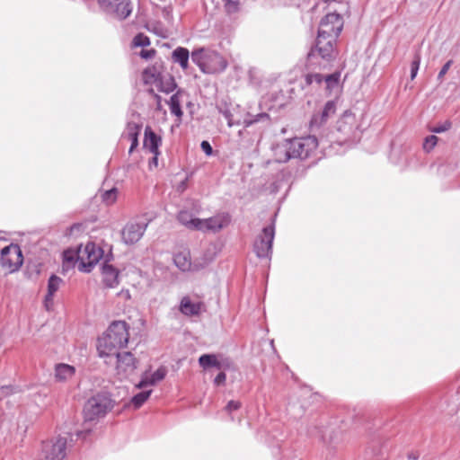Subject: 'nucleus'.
Returning <instances> with one entry per match:
<instances>
[{
	"label": "nucleus",
	"mask_w": 460,
	"mask_h": 460,
	"mask_svg": "<svg viewBox=\"0 0 460 460\" xmlns=\"http://www.w3.org/2000/svg\"><path fill=\"white\" fill-rule=\"evenodd\" d=\"M167 374V369L165 367H160L155 372H154L150 376H145L142 380L137 385V387L141 389L146 387V385H154L157 382L162 381Z\"/></svg>",
	"instance_id": "24"
},
{
	"label": "nucleus",
	"mask_w": 460,
	"mask_h": 460,
	"mask_svg": "<svg viewBox=\"0 0 460 460\" xmlns=\"http://www.w3.org/2000/svg\"><path fill=\"white\" fill-rule=\"evenodd\" d=\"M199 364L205 370L211 367L217 370H229L233 367L232 360L221 354H203L199 358Z\"/></svg>",
	"instance_id": "12"
},
{
	"label": "nucleus",
	"mask_w": 460,
	"mask_h": 460,
	"mask_svg": "<svg viewBox=\"0 0 460 460\" xmlns=\"http://www.w3.org/2000/svg\"><path fill=\"white\" fill-rule=\"evenodd\" d=\"M258 117L261 118V117H268V115L266 113H261L260 115H258Z\"/></svg>",
	"instance_id": "53"
},
{
	"label": "nucleus",
	"mask_w": 460,
	"mask_h": 460,
	"mask_svg": "<svg viewBox=\"0 0 460 460\" xmlns=\"http://www.w3.org/2000/svg\"><path fill=\"white\" fill-rule=\"evenodd\" d=\"M120 296H123L126 299H129L130 298V294H129V291L128 290H126V291H121L119 293Z\"/></svg>",
	"instance_id": "49"
},
{
	"label": "nucleus",
	"mask_w": 460,
	"mask_h": 460,
	"mask_svg": "<svg viewBox=\"0 0 460 460\" xmlns=\"http://www.w3.org/2000/svg\"><path fill=\"white\" fill-rule=\"evenodd\" d=\"M13 392V389L11 386L0 387V400H2L5 396L11 394Z\"/></svg>",
	"instance_id": "44"
},
{
	"label": "nucleus",
	"mask_w": 460,
	"mask_h": 460,
	"mask_svg": "<svg viewBox=\"0 0 460 460\" xmlns=\"http://www.w3.org/2000/svg\"><path fill=\"white\" fill-rule=\"evenodd\" d=\"M141 127L134 122H129L127 125L126 133L124 137H127L130 142V147L128 153L131 154L138 146V135L140 133Z\"/></svg>",
	"instance_id": "23"
},
{
	"label": "nucleus",
	"mask_w": 460,
	"mask_h": 460,
	"mask_svg": "<svg viewBox=\"0 0 460 460\" xmlns=\"http://www.w3.org/2000/svg\"><path fill=\"white\" fill-rule=\"evenodd\" d=\"M180 311L186 316H198L205 311V305L201 301L193 302L190 296H183L180 304Z\"/></svg>",
	"instance_id": "18"
},
{
	"label": "nucleus",
	"mask_w": 460,
	"mask_h": 460,
	"mask_svg": "<svg viewBox=\"0 0 460 460\" xmlns=\"http://www.w3.org/2000/svg\"><path fill=\"white\" fill-rule=\"evenodd\" d=\"M258 120H259L258 119H254V120H250V121H246V120H245V121H244V123H245V126H246V127H249V126H250V125H252L253 122L258 121Z\"/></svg>",
	"instance_id": "51"
},
{
	"label": "nucleus",
	"mask_w": 460,
	"mask_h": 460,
	"mask_svg": "<svg viewBox=\"0 0 460 460\" xmlns=\"http://www.w3.org/2000/svg\"><path fill=\"white\" fill-rule=\"evenodd\" d=\"M146 224L129 222L122 229V239L127 244L136 243L143 236Z\"/></svg>",
	"instance_id": "14"
},
{
	"label": "nucleus",
	"mask_w": 460,
	"mask_h": 460,
	"mask_svg": "<svg viewBox=\"0 0 460 460\" xmlns=\"http://www.w3.org/2000/svg\"><path fill=\"white\" fill-rule=\"evenodd\" d=\"M158 155H154V157L152 158V160L149 163L150 166L155 165L156 167L158 165Z\"/></svg>",
	"instance_id": "48"
},
{
	"label": "nucleus",
	"mask_w": 460,
	"mask_h": 460,
	"mask_svg": "<svg viewBox=\"0 0 460 460\" xmlns=\"http://www.w3.org/2000/svg\"><path fill=\"white\" fill-rule=\"evenodd\" d=\"M115 402L110 394L102 392L93 395L87 400L84 407L86 420H94L104 417L114 407Z\"/></svg>",
	"instance_id": "4"
},
{
	"label": "nucleus",
	"mask_w": 460,
	"mask_h": 460,
	"mask_svg": "<svg viewBox=\"0 0 460 460\" xmlns=\"http://www.w3.org/2000/svg\"><path fill=\"white\" fill-rule=\"evenodd\" d=\"M142 80L145 84H154L159 92L165 93H172L176 87L173 77L165 72L161 62L144 69Z\"/></svg>",
	"instance_id": "3"
},
{
	"label": "nucleus",
	"mask_w": 460,
	"mask_h": 460,
	"mask_svg": "<svg viewBox=\"0 0 460 460\" xmlns=\"http://www.w3.org/2000/svg\"><path fill=\"white\" fill-rule=\"evenodd\" d=\"M169 104L171 112L172 114L176 115L177 117H181L182 115V111L181 109L180 99L178 97V94H173L172 96H171Z\"/></svg>",
	"instance_id": "33"
},
{
	"label": "nucleus",
	"mask_w": 460,
	"mask_h": 460,
	"mask_svg": "<svg viewBox=\"0 0 460 460\" xmlns=\"http://www.w3.org/2000/svg\"><path fill=\"white\" fill-rule=\"evenodd\" d=\"M179 222L185 226L190 230H197L198 224L196 223L197 217H193L192 215L185 210L181 211L177 217Z\"/></svg>",
	"instance_id": "27"
},
{
	"label": "nucleus",
	"mask_w": 460,
	"mask_h": 460,
	"mask_svg": "<svg viewBox=\"0 0 460 460\" xmlns=\"http://www.w3.org/2000/svg\"><path fill=\"white\" fill-rule=\"evenodd\" d=\"M340 77H341L340 71H336L331 75H325L324 81L326 83L327 89L332 90L334 87L338 86V84L340 83Z\"/></svg>",
	"instance_id": "32"
},
{
	"label": "nucleus",
	"mask_w": 460,
	"mask_h": 460,
	"mask_svg": "<svg viewBox=\"0 0 460 460\" xmlns=\"http://www.w3.org/2000/svg\"><path fill=\"white\" fill-rule=\"evenodd\" d=\"M205 74L222 72L227 66L226 59H192Z\"/></svg>",
	"instance_id": "17"
},
{
	"label": "nucleus",
	"mask_w": 460,
	"mask_h": 460,
	"mask_svg": "<svg viewBox=\"0 0 460 460\" xmlns=\"http://www.w3.org/2000/svg\"><path fill=\"white\" fill-rule=\"evenodd\" d=\"M181 65L183 69H186L189 66V59H175Z\"/></svg>",
	"instance_id": "47"
},
{
	"label": "nucleus",
	"mask_w": 460,
	"mask_h": 460,
	"mask_svg": "<svg viewBox=\"0 0 460 460\" xmlns=\"http://www.w3.org/2000/svg\"><path fill=\"white\" fill-rule=\"evenodd\" d=\"M162 144V138L158 137L153 129L147 126L145 128V137L143 146L153 155H159V146Z\"/></svg>",
	"instance_id": "19"
},
{
	"label": "nucleus",
	"mask_w": 460,
	"mask_h": 460,
	"mask_svg": "<svg viewBox=\"0 0 460 460\" xmlns=\"http://www.w3.org/2000/svg\"><path fill=\"white\" fill-rule=\"evenodd\" d=\"M149 93H152V94H154L155 98L157 100V102H160L161 97H160L158 94L155 93L154 89H152V88H151V89L149 90Z\"/></svg>",
	"instance_id": "50"
},
{
	"label": "nucleus",
	"mask_w": 460,
	"mask_h": 460,
	"mask_svg": "<svg viewBox=\"0 0 460 460\" xmlns=\"http://www.w3.org/2000/svg\"><path fill=\"white\" fill-rule=\"evenodd\" d=\"M100 7L118 19H126L132 12L130 0H98Z\"/></svg>",
	"instance_id": "11"
},
{
	"label": "nucleus",
	"mask_w": 460,
	"mask_h": 460,
	"mask_svg": "<svg viewBox=\"0 0 460 460\" xmlns=\"http://www.w3.org/2000/svg\"><path fill=\"white\" fill-rule=\"evenodd\" d=\"M274 226H265L253 243V251L259 258H269L272 253Z\"/></svg>",
	"instance_id": "8"
},
{
	"label": "nucleus",
	"mask_w": 460,
	"mask_h": 460,
	"mask_svg": "<svg viewBox=\"0 0 460 460\" xmlns=\"http://www.w3.org/2000/svg\"><path fill=\"white\" fill-rule=\"evenodd\" d=\"M420 63L418 60H413L411 65V79L413 80L418 73Z\"/></svg>",
	"instance_id": "43"
},
{
	"label": "nucleus",
	"mask_w": 460,
	"mask_h": 460,
	"mask_svg": "<svg viewBox=\"0 0 460 460\" xmlns=\"http://www.w3.org/2000/svg\"><path fill=\"white\" fill-rule=\"evenodd\" d=\"M206 49L203 48L198 49L192 52V58H199L202 53H205Z\"/></svg>",
	"instance_id": "46"
},
{
	"label": "nucleus",
	"mask_w": 460,
	"mask_h": 460,
	"mask_svg": "<svg viewBox=\"0 0 460 460\" xmlns=\"http://www.w3.org/2000/svg\"><path fill=\"white\" fill-rule=\"evenodd\" d=\"M274 156L278 163H287L293 158L289 139H286L276 146Z\"/></svg>",
	"instance_id": "21"
},
{
	"label": "nucleus",
	"mask_w": 460,
	"mask_h": 460,
	"mask_svg": "<svg viewBox=\"0 0 460 460\" xmlns=\"http://www.w3.org/2000/svg\"><path fill=\"white\" fill-rule=\"evenodd\" d=\"M228 217L226 216H215L207 219H197L196 223L198 224L197 231H211V232H218L228 224Z\"/></svg>",
	"instance_id": "15"
},
{
	"label": "nucleus",
	"mask_w": 460,
	"mask_h": 460,
	"mask_svg": "<svg viewBox=\"0 0 460 460\" xmlns=\"http://www.w3.org/2000/svg\"><path fill=\"white\" fill-rule=\"evenodd\" d=\"M437 142H438V137L434 135L432 136H429L426 137L425 139V142H424V149L429 151L431 150L436 145H437Z\"/></svg>",
	"instance_id": "37"
},
{
	"label": "nucleus",
	"mask_w": 460,
	"mask_h": 460,
	"mask_svg": "<svg viewBox=\"0 0 460 460\" xmlns=\"http://www.w3.org/2000/svg\"><path fill=\"white\" fill-rule=\"evenodd\" d=\"M151 393H152V390L143 391V392L138 393L135 396H133L131 399V402L133 403L134 407L135 408L141 407L144 404V402L148 399Z\"/></svg>",
	"instance_id": "31"
},
{
	"label": "nucleus",
	"mask_w": 460,
	"mask_h": 460,
	"mask_svg": "<svg viewBox=\"0 0 460 460\" xmlns=\"http://www.w3.org/2000/svg\"><path fill=\"white\" fill-rule=\"evenodd\" d=\"M102 256V249L93 243H88L84 247L80 246L77 250V259L80 261L79 270L90 272Z\"/></svg>",
	"instance_id": "6"
},
{
	"label": "nucleus",
	"mask_w": 460,
	"mask_h": 460,
	"mask_svg": "<svg viewBox=\"0 0 460 460\" xmlns=\"http://www.w3.org/2000/svg\"><path fill=\"white\" fill-rule=\"evenodd\" d=\"M103 283L108 288H114L119 284V271L112 266L105 262L102 267Z\"/></svg>",
	"instance_id": "22"
},
{
	"label": "nucleus",
	"mask_w": 460,
	"mask_h": 460,
	"mask_svg": "<svg viewBox=\"0 0 460 460\" xmlns=\"http://www.w3.org/2000/svg\"><path fill=\"white\" fill-rule=\"evenodd\" d=\"M452 126L451 121L446 120L441 124L434 126L430 130L434 133H442L448 130Z\"/></svg>",
	"instance_id": "35"
},
{
	"label": "nucleus",
	"mask_w": 460,
	"mask_h": 460,
	"mask_svg": "<svg viewBox=\"0 0 460 460\" xmlns=\"http://www.w3.org/2000/svg\"><path fill=\"white\" fill-rule=\"evenodd\" d=\"M75 373L74 367L68 364H58L56 366L55 376L59 381H66L73 377Z\"/></svg>",
	"instance_id": "25"
},
{
	"label": "nucleus",
	"mask_w": 460,
	"mask_h": 460,
	"mask_svg": "<svg viewBox=\"0 0 460 460\" xmlns=\"http://www.w3.org/2000/svg\"><path fill=\"white\" fill-rule=\"evenodd\" d=\"M293 158L306 159L316 150L317 138L314 136L289 139Z\"/></svg>",
	"instance_id": "7"
},
{
	"label": "nucleus",
	"mask_w": 460,
	"mask_h": 460,
	"mask_svg": "<svg viewBox=\"0 0 460 460\" xmlns=\"http://www.w3.org/2000/svg\"><path fill=\"white\" fill-rule=\"evenodd\" d=\"M451 66V60H449L447 64L444 65V66L441 68V70L438 73V79L442 78L444 75L447 72L448 68Z\"/></svg>",
	"instance_id": "45"
},
{
	"label": "nucleus",
	"mask_w": 460,
	"mask_h": 460,
	"mask_svg": "<svg viewBox=\"0 0 460 460\" xmlns=\"http://www.w3.org/2000/svg\"><path fill=\"white\" fill-rule=\"evenodd\" d=\"M67 437L58 436L42 442L38 460H63L66 455Z\"/></svg>",
	"instance_id": "5"
},
{
	"label": "nucleus",
	"mask_w": 460,
	"mask_h": 460,
	"mask_svg": "<svg viewBox=\"0 0 460 460\" xmlns=\"http://www.w3.org/2000/svg\"><path fill=\"white\" fill-rule=\"evenodd\" d=\"M324 80V76L321 74H308L305 76V81L307 84H312L314 82L317 84H321Z\"/></svg>",
	"instance_id": "36"
},
{
	"label": "nucleus",
	"mask_w": 460,
	"mask_h": 460,
	"mask_svg": "<svg viewBox=\"0 0 460 460\" xmlns=\"http://www.w3.org/2000/svg\"><path fill=\"white\" fill-rule=\"evenodd\" d=\"M118 192L117 188H111V190H105L101 194L102 200L106 205H112L117 200Z\"/></svg>",
	"instance_id": "30"
},
{
	"label": "nucleus",
	"mask_w": 460,
	"mask_h": 460,
	"mask_svg": "<svg viewBox=\"0 0 460 460\" xmlns=\"http://www.w3.org/2000/svg\"><path fill=\"white\" fill-rule=\"evenodd\" d=\"M343 28L342 17L331 13L326 14L320 22L315 46L308 53L307 58H331L334 51L336 39Z\"/></svg>",
	"instance_id": "1"
},
{
	"label": "nucleus",
	"mask_w": 460,
	"mask_h": 460,
	"mask_svg": "<svg viewBox=\"0 0 460 460\" xmlns=\"http://www.w3.org/2000/svg\"><path fill=\"white\" fill-rule=\"evenodd\" d=\"M218 111L220 113L223 114V116L227 119V124L229 127H232L234 125V122L233 121V115L228 108L223 109L222 107H218Z\"/></svg>",
	"instance_id": "40"
},
{
	"label": "nucleus",
	"mask_w": 460,
	"mask_h": 460,
	"mask_svg": "<svg viewBox=\"0 0 460 460\" xmlns=\"http://www.w3.org/2000/svg\"><path fill=\"white\" fill-rule=\"evenodd\" d=\"M200 147L202 149V151L207 155H211L212 153H213V148L211 146V145L208 143V141H202L201 144H200Z\"/></svg>",
	"instance_id": "42"
},
{
	"label": "nucleus",
	"mask_w": 460,
	"mask_h": 460,
	"mask_svg": "<svg viewBox=\"0 0 460 460\" xmlns=\"http://www.w3.org/2000/svg\"><path fill=\"white\" fill-rule=\"evenodd\" d=\"M23 257L20 247L17 244H10L1 251L0 263L9 272H14L20 269Z\"/></svg>",
	"instance_id": "9"
},
{
	"label": "nucleus",
	"mask_w": 460,
	"mask_h": 460,
	"mask_svg": "<svg viewBox=\"0 0 460 460\" xmlns=\"http://www.w3.org/2000/svg\"><path fill=\"white\" fill-rule=\"evenodd\" d=\"M226 370H220L218 375L214 379V384L216 385H223L226 383V375L225 373Z\"/></svg>",
	"instance_id": "41"
},
{
	"label": "nucleus",
	"mask_w": 460,
	"mask_h": 460,
	"mask_svg": "<svg viewBox=\"0 0 460 460\" xmlns=\"http://www.w3.org/2000/svg\"><path fill=\"white\" fill-rule=\"evenodd\" d=\"M83 433H84L83 431H79V432H77V436L80 437L83 435Z\"/></svg>",
	"instance_id": "54"
},
{
	"label": "nucleus",
	"mask_w": 460,
	"mask_h": 460,
	"mask_svg": "<svg viewBox=\"0 0 460 460\" xmlns=\"http://www.w3.org/2000/svg\"><path fill=\"white\" fill-rule=\"evenodd\" d=\"M190 52L185 48H177L172 53V58H189Z\"/></svg>",
	"instance_id": "39"
},
{
	"label": "nucleus",
	"mask_w": 460,
	"mask_h": 460,
	"mask_svg": "<svg viewBox=\"0 0 460 460\" xmlns=\"http://www.w3.org/2000/svg\"><path fill=\"white\" fill-rule=\"evenodd\" d=\"M336 102L328 101L321 111L315 112L310 120V130L315 131L327 122L336 112Z\"/></svg>",
	"instance_id": "13"
},
{
	"label": "nucleus",
	"mask_w": 460,
	"mask_h": 460,
	"mask_svg": "<svg viewBox=\"0 0 460 460\" xmlns=\"http://www.w3.org/2000/svg\"><path fill=\"white\" fill-rule=\"evenodd\" d=\"M358 123L355 115L346 111L337 121V130L342 135V141H354L358 137Z\"/></svg>",
	"instance_id": "10"
},
{
	"label": "nucleus",
	"mask_w": 460,
	"mask_h": 460,
	"mask_svg": "<svg viewBox=\"0 0 460 460\" xmlns=\"http://www.w3.org/2000/svg\"><path fill=\"white\" fill-rule=\"evenodd\" d=\"M149 44L150 41L148 37L144 35L143 33H139L133 38L131 47L135 49L137 48H141L138 53L140 58H152L153 56L157 54V51L153 49L148 50L143 49L144 47L149 46Z\"/></svg>",
	"instance_id": "20"
},
{
	"label": "nucleus",
	"mask_w": 460,
	"mask_h": 460,
	"mask_svg": "<svg viewBox=\"0 0 460 460\" xmlns=\"http://www.w3.org/2000/svg\"><path fill=\"white\" fill-rule=\"evenodd\" d=\"M129 339L128 325L123 321L113 322L98 339L97 349L101 357L111 356L124 348Z\"/></svg>",
	"instance_id": "2"
},
{
	"label": "nucleus",
	"mask_w": 460,
	"mask_h": 460,
	"mask_svg": "<svg viewBox=\"0 0 460 460\" xmlns=\"http://www.w3.org/2000/svg\"><path fill=\"white\" fill-rule=\"evenodd\" d=\"M117 370L124 375L131 374L137 367V360L131 352H116Z\"/></svg>",
	"instance_id": "16"
},
{
	"label": "nucleus",
	"mask_w": 460,
	"mask_h": 460,
	"mask_svg": "<svg viewBox=\"0 0 460 460\" xmlns=\"http://www.w3.org/2000/svg\"><path fill=\"white\" fill-rule=\"evenodd\" d=\"M241 408V402L239 401L231 400L227 402L225 407V411L231 414L233 411H237Z\"/></svg>",
	"instance_id": "38"
},
{
	"label": "nucleus",
	"mask_w": 460,
	"mask_h": 460,
	"mask_svg": "<svg viewBox=\"0 0 460 460\" xmlns=\"http://www.w3.org/2000/svg\"><path fill=\"white\" fill-rule=\"evenodd\" d=\"M409 459L410 460H417L418 456H409Z\"/></svg>",
	"instance_id": "52"
},
{
	"label": "nucleus",
	"mask_w": 460,
	"mask_h": 460,
	"mask_svg": "<svg viewBox=\"0 0 460 460\" xmlns=\"http://www.w3.org/2000/svg\"><path fill=\"white\" fill-rule=\"evenodd\" d=\"M224 3V9L227 14H234L239 12L240 3L236 0H222Z\"/></svg>",
	"instance_id": "34"
},
{
	"label": "nucleus",
	"mask_w": 460,
	"mask_h": 460,
	"mask_svg": "<svg viewBox=\"0 0 460 460\" xmlns=\"http://www.w3.org/2000/svg\"><path fill=\"white\" fill-rule=\"evenodd\" d=\"M77 259V251L66 250L63 252V269L73 268Z\"/></svg>",
	"instance_id": "28"
},
{
	"label": "nucleus",
	"mask_w": 460,
	"mask_h": 460,
	"mask_svg": "<svg viewBox=\"0 0 460 460\" xmlns=\"http://www.w3.org/2000/svg\"><path fill=\"white\" fill-rule=\"evenodd\" d=\"M175 265L182 271L189 270L190 269V261L187 254L180 252L174 256Z\"/></svg>",
	"instance_id": "29"
},
{
	"label": "nucleus",
	"mask_w": 460,
	"mask_h": 460,
	"mask_svg": "<svg viewBox=\"0 0 460 460\" xmlns=\"http://www.w3.org/2000/svg\"><path fill=\"white\" fill-rule=\"evenodd\" d=\"M63 282L62 279L56 275L50 276L48 281V293L45 296L46 305L51 302L55 293L58 290L60 284Z\"/></svg>",
	"instance_id": "26"
}]
</instances>
